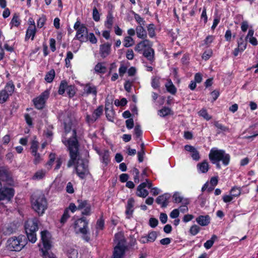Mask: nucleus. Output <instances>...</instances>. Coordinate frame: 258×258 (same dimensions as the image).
<instances>
[{
	"label": "nucleus",
	"mask_w": 258,
	"mask_h": 258,
	"mask_svg": "<svg viewBox=\"0 0 258 258\" xmlns=\"http://www.w3.org/2000/svg\"><path fill=\"white\" fill-rule=\"evenodd\" d=\"M62 142L67 147L69 152L70 159L67 166L70 168L76 164V170L77 175L82 179H84L89 173L88 165L80 160L81 156L79 152V144L77 139L76 130H73L72 136L69 139L63 136Z\"/></svg>",
	"instance_id": "nucleus-1"
},
{
	"label": "nucleus",
	"mask_w": 258,
	"mask_h": 258,
	"mask_svg": "<svg viewBox=\"0 0 258 258\" xmlns=\"http://www.w3.org/2000/svg\"><path fill=\"white\" fill-rule=\"evenodd\" d=\"M209 157L213 164H215L218 169L221 168L219 162L221 161L224 165L227 166L229 164L230 160V156L223 150H219L213 148L210 150Z\"/></svg>",
	"instance_id": "nucleus-2"
},
{
	"label": "nucleus",
	"mask_w": 258,
	"mask_h": 258,
	"mask_svg": "<svg viewBox=\"0 0 258 258\" xmlns=\"http://www.w3.org/2000/svg\"><path fill=\"white\" fill-rule=\"evenodd\" d=\"M31 207L39 215H42L47 208V202L44 195L35 194L31 197Z\"/></svg>",
	"instance_id": "nucleus-3"
},
{
	"label": "nucleus",
	"mask_w": 258,
	"mask_h": 258,
	"mask_svg": "<svg viewBox=\"0 0 258 258\" xmlns=\"http://www.w3.org/2000/svg\"><path fill=\"white\" fill-rule=\"evenodd\" d=\"M114 242L116 245L114 247L113 258H123L126 249L125 240L123 234L119 232L115 235Z\"/></svg>",
	"instance_id": "nucleus-4"
},
{
	"label": "nucleus",
	"mask_w": 258,
	"mask_h": 258,
	"mask_svg": "<svg viewBox=\"0 0 258 258\" xmlns=\"http://www.w3.org/2000/svg\"><path fill=\"white\" fill-rule=\"evenodd\" d=\"M153 43L152 42L145 39L137 44L135 47V50L136 51L140 52L147 48L143 52V55L148 60L152 61L154 59V50L151 47Z\"/></svg>",
	"instance_id": "nucleus-5"
},
{
	"label": "nucleus",
	"mask_w": 258,
	"mask_h": 258,
	"mask_svg": "<svg viewBox=\"0 0 258 258\" xmlns=\"http://www.w3.org/2000/svg\"><path fill=\"white\" fill-rule=\"evenodd\" d=\"M88 223V221L85 218H81L77 220L74 224L76 233H81L82 235V238L87 242L90 239Z\"/></svg>",
	"instance_id": "nucleus-6"
},
{
	"label": "nucleus",
	"mask_w": 258,
	"mask_h": 258,
	"mask_svg": "<svg viewBox=\"0 0 258 258\" xmlns=\"http://www.w3.org/2000/svg\"><path fill=\"white\" fill-rule=\"evenodd\" d=\"M26 241L24 236L12 237L7 242V247L11 251H20L25 245Z\"/></svg>",
	"instance_id": "nucleus-7"
},
{
	"label": "nucleus",
	"mask_w": 258,
	"mask_h": 258,
	"mask_svg": "<svg viewBox=\"0 0 258 258\" xmlns=\"http://www.w3.org/2000/svg\"><path fill=\"white\" fill-rule=\"evenodd\" d=\"M74 29L76 31L75 38L81 42H86L88 40V29L80 20H78L74 24Z\"/></svg>",
	"instance_id": "nucleus-8"
},
{
	"label": "nucleus",
	"mask_w": 258,
	"mask_h": 258,
	"mask_svg": "<svg viewBox=\"0 0 258 258\" xmlns=\"http://www.w3.org/2000/svg\"><path fill=\"white\" fill-rule=\"evenodd\" d=\"M58 117L59 119L63 123L65 136H66L72 128L73 115L70 112L65 111L61 113Z\"/></svg>",
	"instance_id": "nucleus-9"
},
{
	"label": "nucleus",
	"mask_w": 258,
	"mask_h": 258,
	"mask_svg": "<svg viewBox=\"0 0 258 258\" xmlns=\"http://www.w3.org/2000/svg\"><path fill=\"white\" fill-rule=\"evenodd\" d=\"M15 191L13 188L6 186L0 188V204L2 202H10L14 196Z\"/></svg>",
	"instance_id": "nucleus-10"
},
{
	"label": "nucleus",
	"mask_w": 258,
	"mask_h": 258,
	"mask_svg": "<svg viewBox=\"0 0 258 258\" xmlns=\"http://www.w3.org/2000/svg\"><path fill=\"white\" fill-rule=\"evenodd\" d=\"M49 92L48 90H45L38 97L33 100L34 104L38 109H41L44 107V104L46 100L48 98Z\"/></svg>",
	"instance_id": "nucleus-11"
},
{
	"label": "nucleus",
	"mask_w": 258,
	"mask_h": 258,
	"mask_svg": "<svg viewBox=\"0 0 258 258\" xmlns=\"http://www.w3.org/2000/svg\"><path fill=\"white\" fill-rule=\"evenodd\" d=\"M78 210H83L82 214L84 215H89L91 214V205L86 200H78L77 201Z\"/></svg>",
	"instance_id": "nucleus-12"
},
{
	"label": "nucleus",
	"mask_w": 258,
	"mask_h": 258,
	"mask_svg": "<svg viewBox=\"0 0 258 258\" xmlns=\"http://www.w3.org/2000/svg\"><path fill=\"white\" fill-rule=\"evenodd\" d=\"M246 40L243 39V36L237 39V47L233 51V54L235 56H237L239 52H242L246 49L247 46Z\"/></svg>",
	"instance_id": "nucleus-13"
},
{
	"label": "nucleus",
	"mask_w": 258,
	"mask_h": 258,
	"mask_svg": "<svg viewBox=\"0 0 258 258\" xmlns=\"http://www.w3.org/2000/svg\"><path fill=\"white\" fill-rule=\"evenodd\" d=\"M41 240L43 243V249H50L51 247L50 238V234L46 230L43 231L41 232Z\"/></svg>",
	"instance_id": "nucleus-14"
},
{
	"label": "nucleus",
	"mask_w": 258,
	"mask_h": 258,
	"mask_svg": "<svg viewBox=\"0 0 258 258\" xmlns=\"http://www.w3.org/2000/svg\"><path fill=\"white\" fill-rule=\"evenodd\" d=\"M25 227L26 233L36 231L38 230V221L35 219L28 220L25 223Z\"/></svg>",
	"instance_id": "nucleus-15"
},
{
	"label": "nucleus",
	"mask_w": 258,
	"mask_h": 258,
	"mask_svg": "<svg viewBox=\"0 0 258 258\" xmlns=\"http://www.w3.org/2000/svg\"><path fill=\"white\" fill-rule=\"evenodd\" d=\"M111 44L108 42L100 45L99 54L101 57L104 58L108 56L111 52Z\"/></svg>",
	"instance_id": "nucleus-16"
},
{
	"label": "nucleus",
	"mask_w": 258,
	"mask_h": 258,
	"mask_svg": "<svg viewBox=\"0 0 258 258\" xmlns=\"http://www.w3.org/2000/svg\"><path fill=\"white\" fill-rule=\"evenodd\" d=\"M83 90L84 94L87 95H92L95 98L97 96V87L92 84L88 83L85 85Z\"/></svg>",
	"instance_id": "nucleus-17"
},
{
	"label": "nucleus",
	"mask_w": 258,
	"mask_h": 258,
	"mask_svg": "<svg viewBox=\"0 0 258 258\" xmlns=\"http://www.w3.org/2000/svg\"><path fill=\"white\" fill-rule=\"evenodd\" d=\"M135 200L133 198H131L128 199L127 204L126 205L125 214L126 218L128 219L131 218L132 217L134 211Z\"/></svg>",
	"instance_id": "nucleus-18"
},
{
	"label": "nucleus",
	"mask_w": 258,
	"mask_h": 258,
	"mask_svg": "<svg viewBox=\"0 0 258 258\" xmlns=\"http://www.w3.org/2000/svg\"><path fill=\"white\" fill-rule=\"evenodd\" d=\"M146 186V182H143L138 185L137 188V196L139 197L146 198L149 195L148 191L145 189Z\"/></svg>",
	"instance_id": "nucleus-19"
},
{
	"label": "nucleus",
	"mask_w": 258,
	"mask_h": 258,
	"mask_svg": "<svg viewBox=\"0 0 258 258\" xmlns=\"http://www.w3.org/2000/svg\"><path fill=\"white\" fill-rule=\"evenodd\" d=\"M170 198V196L168 194H165L159 196L156 200V202L158 204L161 205V207L165 208L168 205V200Z\"/></svg>",
	"instance_id": "nucleus-20"
},
{
	"label": "nucleus",
	"mask_w": 258,
	"mask_h": 258,
	"mask_svg": "<svg viewBox=\"0 0 258 258\" xmlns=\"http://www.w3.org/2000/svg\"><path fill=\"white\" fill-rule=\"evenodd\" d=\"M196 222L202 226H206L210 223V217L209 215H201L196 218Z\"/></svg>",
	"instance_id": "nucleus-21"
},
{
	"label": "nucleus",
	"mask_w": 258,
	"mask_h": 258,
	"mask_svg": "<svg viewBox=\"0 0 258 258\" xmlns=\"http://www.w3.org/2000/svg\"><path fill=\"white\" fill-rule=\"evenodd\" d=\"M36 33V26H29L26 31L25 40H28L29 39L31 38V39L33 40L34 38Z\"/></svg>",
	"instance_id": "nucleus-22"
},
{
	"label": "nucleus",
	"mask_w": 258,
	"mask_h": 258,
	"mask_svg": "<svg viewBox=\"0 0 258 258\" xmlns=\"http://www.w3.org/2000/svg\"><path fill=\"white\" fill-rule=\"evenodd\" d=\"M197 168L199 172L205 173L209 169V164L206 160H204L197 164Z\"/></svg>",
	"instance_id": "nucleus-23"
},
{
	"label": "nucleus",
	"mask_w": 258,
	"mask_h": 258,
	"mask_svg": "<svg viewBox=\"0 0 258 258\" xmlns=\"http://www.w3.org/2000/svg\"><path fill=\"white\" fill-rule=\"evenodd\" d=\"M165 86L167 91L169 93H171L172 95H174L176 93L177 89L175 86L173 85L171 80H167Z\"/></svg>",
	"instance_id": "nucleus-24"
},
{
	"label": "nucleus",
	"mask_w": 258,
	"mask_h": 258,
	"mask_svg": "<svg viewBox=\"0 0 258 258\" xmlns=\"http://www.w3.org/2000/svg\"><path fill=\"white\" fill-rule=\"evenodd\" d=\"M113 20L114 17L113 16L112 13L110 12H108L106 17V20L104 23L105 27L107 29L109 30L111 29L113 24Z\"/></svg>",
	"instance_id": "nucleus-25"
},
{
	"label": "nucleus",
	"mask_w": 258,
	"mask_h": 258,
	"mask_svg": "<svg viewBox=\"0 0 258 258\" xmlns=\"http://www.w3.org/2000/svg\"><path fill=\"white\" fill-rule=\"evenodd\" d=\"M136 32L138 38L145 39L147 37V33L143 26H138L136 27Z\"/></svg>",
	"instance_id": "nucleus-26"
},
{
	"label": "nucleus",
	"mask_w": 258,
	"mask_h": 258,
	"mask_svg": "<svg viewBox=\"0 0 258 258\" xmlns=\"http://www.w3.org/2000/svg\"><path fill=\"white\" fill-rule=\"evenodd\" d=\"M102 162L106 166L110 161L109 152L107 150H104L101 154Z\"/></svg>",
	"instance_id": "nucleus-27"
},
{
	"label": "nucleus",
	"mask_w": 258,
	"mask_h": 258,
	"mask_svg": "<svg viewBox=\"0 0 258 258\" xmlns=\"http://www.w3.org/2000/svg\"><path fill=\"white\" fill-rule=\"evenodd\" d=\"M15 90V85L12 81L9 82L3 90L5 91L10 95H12Z\"/></svg>",
	"instance_id": "nucleus-28"
},
{
	"label": "nucleus",
	"mask_w": 258,
	"mask_h": 258,
	"mask_svg": "<svg viewBox=\"0 0 258 258\" xmlns=\"http://www.w3.org/2000/svg\"><path fill=\"white\" fill-rule=\"evenodd\" d=\"M217 239V236L216 235H213L210 240H207L204 244V247L209 249L212 247L214 242Z\"/></svg>",
	"instance_id": "nucleus-29"
},
{
	"label": "nucleus",
	"mask_w": 258,
	"mask_h": 258,
	"mask_svg": "<svg viewBox=\"0 0 258 258\" xmlns=\"http://www.w3.org/2000/svg\"><path fill=\"white\" fill-rule=\"evenodd\" d=\"M94 70L97 73L104 74L106 72V68L103 63L99 62L95 66Z\"/></svg>",
	"instance_id": "nucleus-30"
},
{
	"label": "nucleus",
	"mask_w": 258,
	"mask_h": 258,
	"mask_svg": "<svg viewBox=\"0 0 258 258\" xmlns=\"http://www.w3.org/2000/svg\"><path fill=\"white\" fill-rule=\"evenodd\" d=\"M68 85V83L66 81H61L58 88V93L59 95L63 94L65 92V91L67 90Z\"/></svg>",
	"instance_id": "nucleus-31"
},
{
	"label": "nucleus",
	"mask_w": 258,
	"mask_h": 258,
	"mask_svg": "<svg viewBox=\"0 0 258 258\" xmlns=\"http://www.w3.org/2000/svg\"><path fill=\"white\" fill-rule=\"evenodd\" d=\"M46 172L44 170H39L35 172L32 178L34 180H40L45 176Z\"/></svg>",
	"instance_id": "nucleus-32"
},
{
	"label": "nucleus",
	"mask_w": 258,
	"mask_h": 258,
	"mask_svg": "<svg viewBox=\"0 0 258 258\" xmlns=\"http://www.w3.org/2000/svg\"><path fill=\"white\" fill-rule=\"evenodd\" d=\"M55 75V74L54 70L53 69L51 70L45 75V80L47 83L52 82L53 80L54 79Z\"/></svg>",
	"instance_id": "nucleus-33"
},
{
	"label": "nucleus",
	"mask_w": 258,
	"mask_h": 258,
	"mask_svg": "<svg viewBox=\"0 0 258 258\" xmlns=\"http://www.w3.org/2000/svg\"><path fill=\"white\" fill-rule=\"evenodd\" d=\"M230 194L233 198L238 197L241 194V188L236 186L233 187L230 191Z\"/></svg>",
	"instance_id": "nucleus-34"
},
{
	"label": "nucleus",
	"mask_w": 258,
	"mask_h": 258,
	"mask_svg": "<svg viewBox=\"0 0 258 258\" xmlns=\"http://www.w3.org/2000/svg\"><path fill=\"white\" fill-rule=\"evenodd\" d=\"M173 201L175 203H183L185 199H184L181 194L178 192H175L173 195Z\"/></svg>",
	"instance_id": "nucleus-35"
},
{
	"label": "nucleus",
	"mask_w": 258,
	"mask_h": 258,
	"mask_svg": "<svg viewBox=\"0 0 258 258\" xmlns=\"http://www.w3.org/2000/svg\"><path fill=\"white\" fill-rule=\"evenodd\" d=\"M103 107L101 105L98 106L93 112L92 115L95 117L96 120L102 114Z\"/></svg>",
	"instance_id": "nucleus-36"
},
{
	"label": "nucleus",
	"mask_w": 258,
	"mask_h": 258,
	"mask_svg": "<svg viewBox=\"0 0 258 258\" xmlns=\"http://www.w3.org/2000/svg\"><path fill=\"white\" fill-rule=\"evenodd\" d=\"M124 44L123 45L125 47H128L133 46L135 41L134 39L130 36H126L124 39Z\"/></svg>",
	"instance_id": "nucleus-37"
},
{
	"label": "nucleus",
	"mask_w": 258,
	"mask_h": 258,
	"mask_svg": "<svg viewBox=\"0 0 258 258\" xmlns=\"http://www.w3.org/2000/svg\"><path fill=\"white\" fill-rule=\"evenodd\" d=\"M20 24V21L19 16L15 14L10 23L11 27H18Z\"/></svg>",
	"instance_id": "nucleus-38"
},
{
	"label": "nucleus",
	"mask_w": 258,
	"mask_h": 258,
	"mask_svg": "<svg viewBox=\"0 0 258 258\" xmlns=\"http://www.w3.org/2000/svg\"><path fill=\"white\" fill-rule=\"evenodd\" d=\"M10 96L5 91L2 90L0 92V103H5L8 99Z\"/></svg>",
	"instance_id": "nucleus-39"
},
{
	"label": "nucleus",
	"mask_w": 258,
	"mask_h": 258,
	"mask_svg": "<svg viewBox=\"0 0 258 258\" xmlns=\"http://www.w3.org/2000/svg\"><path fill=\"white\" fill-rule=\"evenodd\" d=\"M171 109L168 107H163L158 111V115L162 117H164L170 113Z\"/></svg>",
	"instance_id": "nucleus-40"
},
{
	"label": "nucleus",
	"mask_w": 258,
	"mask_h": 258,
	"mask_svg": "<svg viewBox=\"0 0 258 258\" xmlns=\"http://www.w3.org/2000/svg\"><path fill=\"white\" fill-rule=\"evenodd\" d=\"M189 204V201L187 199H185L183 201L182 203V206H181L179 208V211H180L181 213H184L188 211V208L187 205Z\"/></svg>",
	"instance_id": "nucleus-41"
},
{
	"label": "nucleus",
	"mask_w": 258,
	"mask_h": 258,
	"mask_svg": "<svg viewBox=\"0 0 258 258\" xmlns=\"http://www.w3.org/2000/svg\"><path fill=\"white\" fill-rule=\"evenodd\" d=\"M200 227L195 224L192 225L189 229V233L191 235L195 236L200 231Z\"/></svg>",
	"instance_id": "nucleus-42"
},
{
	"label": "nucleus",
	"mask_w": 258,
	"mask_h": 258,
	"mask_svg": "<svg viewBox=\"0 0 258 258\" xmlns=\"http://www.w3.org/2000/svg\"><path fill=\"white\" fill-rule=\"evenodd\" d=\"M66 91L70 97H73L76 94L75 88L73 85H68Z\"/></svg>",
	"instance_id": "nucleus-43"
},
{
	"label": "nucleus",
	"mask_w": 258,
	"mask_h": 258,
	"mask_svg": "<svg viewBox=\"0 0 258 258\" xmlns=\"http://www.w3.org/2000/svg\"><path fill=\"white\" fill-rule=\"evenodd\" d=\"M78 253L77 250L71 248L68 250V256L69 258H78Z\"/></svg>",
	"instance_id": "nucleus-44"
},
{
	"label": "nucleus",
	"mask_w": 258,
	"mask_h": 258,
	"mask_svg": "<svg viewBox=\"0 0 258 258\" xmlns=\"http://www.w3.org/2000/svg\"><path fill=\"white\" fill-rule=\"evenodd\" d=\"M199 114L202 116L204 119H205L207 120H209L212 118L211 116H210L207 112V111L205 109H203L201 110L199 112Z\"/></svg>",
	"instance_id": "nucleus-45"
},
{
	"label": "nucleus",
	"mask_w": 258,
	"mask_h": 258,
	"mask_svg": "<svg viewBox=\"0 0 258 258\" xmlns=\"http://www.w3.org/2000/svg\"><path fill=\"white\" fill-rule=\"evenodd\" d=\"M55 154L54 153H50L49 154V161L46 163V166H49V167H47L48 169H50L51 168V166L53 163V162L54 161L55 159Z\"/></svg>",
	"instance_id": "nucleus-46"
},
{
	"label": "nucleus",
	"mask_w": 258,
	"mask_h": 258,
	"mask_svg": "<svg viewBox=\"0 0 258 258\" xmlns=\"http://www.w3.org/2000/svg\"><path fill=\"white\" fill-rule=\"evenodd\" d=\"M135 135L136 138H140L141 140V137L142 135V131L141 128V126L139 125H136L134 129Z\"/></svg>",
	"instance_id": "nucleus-47"
},
{
	"label": "nucleus",
	"mask_w": 258,
	"mask_h": 258,
	"mask_svg": "<svg viewBox=\"0 0 258 258\" xmlns=\"http://www.w3.org/2000/svg\"><path fill=\"white\" fill-rule=\"evenodd\" d=\"M48 250L49 249L41 248L42 255L44 258H56L53 253H49Z\"/></svg>",
	"instance_id": "nucleus-48"
},
{
	"label": "nucleus",
	"mask_w": 258,
	"mask_h": 258,
	"mask_svg": "<svg viewBox=\"0 0 258 258\" xmlns=\"http://www.w3.org/2000/svg\"><path fill=\"white\" fill-rule=\"evenodd\" d=\"M213 124L217 128L220 129L222 131H223V132L229 131L228 127L225 126L224 125H222L221 123H220L217 121H214L213 122Z\"/></svg>",
	"instance_id": "nucleus-49"
},
{
	"label": "nucleus",
	"mask_w": 258,
	"mask_h": 258,
	"mask_svg": "<svg viewBox=\"0 0 258 258\" xmlns=\"http://www.w3.org/2000/svg\"><path fill=\"white\" fill-rule=\"evenodd\" d=\"M28 239L30 241L34 243L36 241V231L30 232L29 233H26Z\"/></svg>",
	"instance_id": "nucleus-50"
},
{
	"label": "nucleus",
	"mask_w": 258,
	"mask_h": 258,
	"mask_svg": "<svg viewBox=\"0 0 258 258\" xmlns=\"http://www.w3.org/2000/svg\"><path fill=\"white\" fill-rule=\"evenodd\" d=\"M46 21V18L45 16L42 15L41 17L39 18V19L37 21V27L40 28H42L45 24Z\"/></svg>",
	"instance_id": "nucleus-51"
},
{
	"label": "nucleus",
	"mask_w": 258,
	"mask_h": 258,
	"mask_svg": "<svg viewBox=\"0 0 258 258\" xmlns=\"http://www.w3.org/2000/svg\"><path fill=\"white\" fill-rule=\"evenodd\" d=\"M147 236L148 237V241H149L150 242H153L156 240L157 234L155 231H152L149 233Z\"/></svg>",
	"instance_id": "nucleus-52"
},
{
	"label": "nucleus",
	"mask_w": 258,
	"mask_h": 258,
	"mask_svg": "<svg viewBox=\"0 0 258 258\" xmlns=\"http://www.w3.org/2000/svg\"><path fill=\"white\" fill-rule=\"evenodd\" d=\"M147 30L148 31L149 35L150 37L152 38L155 35V28H154V25L153 24H150L148 25L147 27Z\"/></svg>",
	"instance_id": "nucleus-53"
},
{
	"label": "nucleus",
	"mask_w": 258,
	"mask_h": 258,
	"mask_svg": "<svg viewBox=\"0 0 258 258\" xmlns=\"http://www.w3.org/2000/svg\"><path fill=\"white\" fill-rule=\"evenodd\" d=\"M32 155L34 157V163L35 164H39L42 160V158L39 153L37 152L35 153H31Z\"/></svg>",
	"instance_id": "nucleus-54"
},
{
	"label": "nucleus",
	"mask_w": 258,
	"mask_h": 258,
	"mask_svg": "<svg viewBox=\"0 0 258 258\" xmlns=\"http://www.w3.org/2000/svg\"><path fill=\"white\" fill-rule=\"evenodd\" d=\"M134 18L136 21L138 22V23L140 25V26H144L145 24V21L144 19L141 17V16L137 14H135Z\"/></svg>",
	"instance_id": "nucleus-55"
},
{
	"label": "nucleus",
	"mask_w": 258,
	"mask_h": 258,
	"mask_svg": "<svg viewBox=\"0 0 258 258\" xmlns=\"http://www.w3.org/2000/svg\"><path fill=\"white\" fill-rule=\"evenodd\" d=\"M93 19L96 22H98L100 20V14L96 7L93 9Z\"/></svg>",
	"instance_id": "nucleus-56"
},
{
	"label": "nucleus",
	"mask_w": 258,
	"mask_h": 258,
	"mask_svg": "<svg viewBox=\"0 0 258 258\" xmlns=\"http://www.w3.org/2000/svg\"><path fill=\"white\" fill-rule=\"evenodd\" d=\"M212 51L210 49L206 50L202 55V58L207 60L210 58L212 55Z\"/></svg>",
	"instance_id": "nucleus-57"
},
{
	"label": "nucleus",
	"mask_w": 258,
	"mask_h": 258,
	"mask_svg": "<svg viewBox=\"0 0 258 258\" xmlns=\"http://www.w3.org/2000/svg\"><path fill=\"white\" fill-rule=\"evenodd\" d=\"M69 217V210L68 209H66L60 219V222L63 224L64 223Z\"/></svg>",
	"instance_id": "nucleus-58"
},
{
	"label": "nucleus",
	"mask_w": 258,
	"mask_h": 258,
	"mask_svg": "<svg viewBox=\"0 0 258 258\" xmlns=\"http://www.w3.org/2000/svg\"><path fill=\"white\" fill-rule=\"evenodd\" d=\"M38 147V142L36 141H33L31 143L30 148L31 153H35V152H37Z\"/></svg>",
	"instance_id": "nucleus-59"
},
{
	"label": "nucleus",
	"mask_w": 258,
	"mask_h": 258,
	"mask_svg": "<svg viewBox=\"0 0 258 258\" xmlns=\"http://www.w3.org/2000/svg\"><path fill=\"white\" fill-rule=\"evenodd\" d=\"M88 39L93 44H96L97 42V39L93 33H90L87 35Z\"/></svg>",
	"instance_id": "nucleus-60"
},
{
	"label": "nucleus",
	"mask_w": 258,
	"mask_h": 258,
	"mask_svg": "<svg viewBox=\"0 0 258 258\" xmlns=\"http://www.w3.org/2000/svg\"><path fill=\"white\" fill-rule=\"evenodd\" d=\"M191 153V156L194 160L198 161L200 159L199 152L196 148Z\"/></svg>",
	"instance_id": "nucleus-61"
},
{
	"label": "nucleus",
	"mask_w": 258,
	"mask_h": 258,
	"mask_svg": "<svg viewBox=\"0 0 258 258\" xmlns=\"http://www.w3.org/2000/svg\"><path fill=\"white\" fill-rule=\"evenodd\" d=\"M104 226V221L102 219H99L97 221L96 229L97 230H102Z\"/></svg>",
	"instance_id": "nucleus-62"
},
{
	"label": "nucleus",
	"mask_w": 258,
	"mask_h": 258,
	"mask_svg": "<svg viewBox=\"0 0 258 258\" xmlns=\"http://www.w3.org/2000/svg\"><path fill=\"white\" fill-rule=\"evenodd\" d=\"M86 121L88 123H93L96 121L95 117H94L93 115H90L88 114H86Z\"/></svg>",
	"instance_id": "nucleus-63"
},
{
	"label": "nucleus",
	"mask_w": 258,
	"mask_h": 258,
	"mask_svg": "<svg viewBox=\"0 0 258 258\" xmlns=\"http://www.w3.org/2000/svg\"><path fill=\"white\" fill-rule=\"evenodd\" d=\"M152 87L154 89H157L159 87V81L157 78L152 79L151 83Z\"/></svg>",
	"instance_id": "nucleus-64"
}]
</instances>
